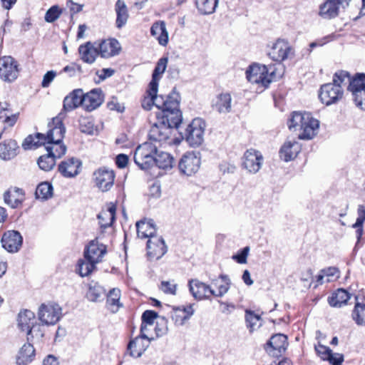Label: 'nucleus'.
<instances>
[{"instance_id": "35", "label": "nucleus", "mask_w": 365, "mask_h": 365, "mask_svg": "<svg viewBox=\"0 0 365 365\" xmlns=\"http://www.w3.org/2000/svg\"><path fill=\"white\" fill-rule=\"evenodd\" d=\"M35 358V349L31 343L23 345L16 357L17 365H28Z\"/></svg>"}, {"instance_id": "49", "label": "nucleus", "mask_w": 365, "mask_h": 365, "mask_svg": "<svg viewBox=\"0 0 365 365\" xmlns=\"http://www.w3.org/2000/svg\"><path fill=\"white\" fill-rule=\"evenodd\" d=\"M37 163L40 169L44 171L51 170L56 165V159L51 154L43 155L38 159Z\"/></svg>"}, {"instance_id": "38", "label": "nucleus", "mask_w": 365, "mask_h": 365, "mask_svg": "<svg viewBox=\"0 0 365 365\" xmlns=\"http://www.w3.org/2000/svg\"><path fill=\"white\" fill-rule=\"evenodd\" d=\"M115 11L116 13V27L121 29L126 24L129 17L128 9L123 0H117L115 4Z\"/></svg>"}, {"instance_id": "29", "label": "nucleus", "mask_w": 365, "mask_h": 365, "mask_svg": "<svg viewBox=\"0 0 365 365\" xmlns=\"http://www.w3.org/2000/svg\"><path fill=\"white\" fill-rule=\"evenodd\" d=\"M194 312L193 304L186 307H173L171 317L176 324L182 325L194 314Z\"/></svg>"}, {"instance_id": "18", "label": "nucleus", "mask_w": 365, "mask_h": 365, "mask_svg": "<svg viewBox=\"0 0 365 365\" xmlns=\"http://www.w3.org/2000/svg\"><path fill=\"white\" fill-rule=\"evenodd\" d=\"M292 50V48L287 41L278 39L272 46L268 55L273 61L281 63L288 58Z\"/></svg>"}, {"instance_id": "46", "label": "nucleus", "mask_w": 365, "mask_h": 365, "mask_svg": "<svg viewBox=\"0 0 365 365\" xmlns=\"http://www.w3.org/2000/svg\"><path fill=\"white\" fill-rule=\"evenodd\" d=\"M26 334L27 341L29 342H38L41 341V339L43 337L44 331L41 324L36 323L30 329H28Z\"/></svg>"}, {"instance_id": "27", "label": "nucleus", "mask_w": 365, "mask_h": 365, "mask_svg": "<svg viewBox=\"0 0 365 365\" xmlns=\"http://www.w3.org/2000/svg\"><path fill=\"white\" fill-rule=\"evenodd\" d=\"M83 92L82 89H75L63 100V110L61 112L66 113L71 111L78 108L79 106H83Z\"/></svg>"}, {"instance_id": "2", "label": "nucleus", "mask_w": 365, "mask_h": 365, "mask_svg": "<svg viewBox=\"0 0 365 365\" xmlns=\"http://www.w3.org/2000/svg\"><path fill=\"white\" fill-rule=\"evenodd\" d=\"M289 130H297L298 128L302 133L299 138L302 140L312 139L317 133L319 122L314 118L309 113H300L294 111L287 122Z\"/></svg>"}, {"instance_id": "14", "label": "nucleus", "mask_w": 365, "mask_h": 365, "mask_svg": "<svg viewBox=\"0 0 365 365\" xmlns=\"http://www.w3.org/2000/svg\"><path fill=\"white\" fill-rule=\"evenodd\" d=\"M342 96V88L331 83L322 86L319 95L321 101L327 106L336 103Z\"/></svg>"}, {"instance_id": "56", "label": "nucleus", "mask_w": 365, "mask_h": 365, "mask_svg": "<svg viewBox=\"0 0 365 365\" xmlns=\"http://www.w3.org/2000/svg\"><path fill=\"white\" fill-rule=\"evenodd\" d=\"M120 293V292L118 289L110 290L108 295L107 303L110 306L119 307Z\"/></svg>"}, {"instance_id": "19", "label": "nucleus", "mask_w": 365, "mask_h": 365, "mask_svg": "<svg viewBox=\"0 0 365 365\" xmlns=\"http://www.w3.org/2000/svg\"><path fill=\"white\" fill-rule=\"evenodd\" d=\"M2 247L9 252H16L21 248L23 243V237L21 233L16 230H8L1 237Z\"/></svg>"}, {"instance_id": "31", "label": "nucleus", "mask_w": 365, "mask_h": 365, "mask_svg": "<svg viewBox=\"0 0 365 365\" xmlns=\"http://www.w3.org/2000/svg\"><path fill=\"white\" fill-rule=\"evenodd\" d=\"M4 200L11 207L16 208L24 201V192L21 188L11 187L4 193Z\"/></svg>"}, {"instance_id": "64", "label": "nucleus", "mask_w": 365, "mask_h": 365, "mask_svg": "<svg viewBox=\"0 0 365 365\" xmlns=\"http://www.w3.org/2000/svg\"><path fill=\"white\" fill-rule=\"evenodd\" d=\"M128 163V157L125 154H119L115 158V164L119 168H124Z\"/></svg>"}, {"instance_id": "63", "label": "nucleus", "mask_w": 365, "mask_h": 365, "mask_svg": "<svg viewBox=\"0 0 365 365\" xmlns=\"http://www.w3.org/2000/svg\"><path fill=\"white\" fill-rule=\"evenodd\" d=\"M315 350H316L317 353L318 354V355L321 356L322 358L324 360L327 358L328 355L329 354V353L331 351L329 347L322 345V344H319L318 346H316Z\"/></svg>"}, {"instance_id": "10", "label": "nucleus", "mask_w": 365, "mask_h": 365, "mask_svg": "<svg viewBox=\"0 0 365 365\" xmlns=\"http://www.w3.org/2000/svg\"><path fill=\"white\" fill-rule=\"evenodd\" d=\"M115 173L113 170L106 168H100L93 174V180L95 186L102 192H107L113 186Z\"/></svg>"}, {"instance_id": "60", "label": "nucleus", "mask_w": 365, "mask_h": 365, "mask_svg": "<svg viewBox=\"0 0 365 365\" xmlns=\"http://www.w3.org/2000/svg\"><path fill=\"white\" fill-rule=\"evenodd\" d=\"M158 317V314L153 310H146L142 314V322L151 326L153 325L154 319Z\"/></svg>"}, {"instance_id": "20", "label": "nucleus", "mask_w": 365, "mask_h": 365, "mask_svg": "<svg viewBox=\"0 0 365 365\" xmlns=\"http://www.w3.org/2000/svg\"><path fill=\"white\" fill-rule=\"evenodd\" d=\"M147 250L150 260L160 259L168 250L163 238L157 235L148 240Z\"/></svg>"}, {"instance_id": "26", "label": "nucleus", "mask_w": 365, "mask_h": 365, "mask_svg": "<svg viewBox=\"0 0 365 365\" xmlns=\"http://www.w3.org/2000/svg\"><path fill=\"white\" fill-rule=\"evenodd\" d=\"M300 150L301 145L296 140H287L279 150V158L285 162H289L294 160Z\"/></svg>"}, {"instance_id": "28", "label": "nucleus", "mask_w": 365, "mask_h": 365, "mask_svg": "<svg viewBox=\"0 0 365 365\" xmlns=\"http://www.w3.org/2000/svg\"><path fill=\"white\" fill-rule=\"evenodd\" d=\"M78 53L81 59L86 63L91 64L95 62L96 57L99 55L96 46V42H87L78 47Z\"/></svg>"}, {"instance_id": "21", "label": "nucleus", "mask_w": 365, "mask_h": 365, "mask_svg": "<svg viewBox=\"0 0 365 365\" xmlns=\"http://www.w3.org/2000/svg\"><path fill=\"white\" fill-rule=\"evenodd\" d=\"M106 252V247L104 245L98 243V241L92 240L86 247L83 252V257L85 259L96 264L101 262Z\"/></svg>"}, {"instance_id": "41", "label": "nucleus", "mask_w": 365, "mask_h": 365, "mask_svg": "<svg viewBox=\"0 0 365 365\" xmlns=\"http://www.w3.org/2000/svg\"><path fill=\"white\" fill-rule=\"evenodd\" d=\"M195 6L201 15H210L215 11L218 0H195Z\"/></svg>"}, {"instance_id": "12", "label": "nucleus", "mask_w": 365, "mask_h": 365, "mask_svg": "<svg viewBox=\"0 0 365 365\" xmlns=\"http://www.w3.org/2000/svg\"><path fill=\"white\" fill-rule=\"evenodd\" d=\"M351 0H326L319 6V15L324 19L336 18L341 9L349 6Z\"/></svg>"}, {"instance_id": "61", "label": "nucleus", "mask_w": 365, "mask_h": 365, "mask_svg": "<svg viewBox=\"0 0 365 365\" xmlns=\"http://www.w3.org/2000/svg\"><path fill=\"white\" fill-rule=\"evenodd\" d=\"M358 217L356 222L353 225V227H359L364 225L365 222V206L364 205H359L357 209Z\"/></svg>"}, {"instance_id": "32", "label": "nucleus", "mask_w": 365, "mask_h": 365, "mask_svg": "<svg viewBox=\"0 0 365 365\" xmlns=\"http://www.w3.org/2000/svg\"><path fill=\"white\" fill-rule=\"evenodd\" d=\"M168 61V59L167 57H163L160 58L157 62V64L153 72L152 80L149 83L150 92L153 93H155V92L158 89V82L161 78L162 74L166 69Z\"/></svg>"}, {"instance_id": "36", "label": "nucleus", "mask_w": 365, "mask_h": 365, "mask_svg": "<svg viewBox=\"0 0 365 365\" xmlns=\"http://www.w3.org/2000/svg\"><path fill=\"white\" fill-rule=\"evenodd\" d=\"M150 34L156 37L159 44L166 46L168 42V33L166 30L165 24L163 21L155 22L150 28Z\"/></svg>"}, {"instance_id": "53", "label": "nucleus", "mask_w": 365, "mask_h": 365, "mask_svg": "<svg viewBox=\"0 0 365 365\" xmlns=\"http://www.w3.org/2000/svg\"><path fill=\"white\" fill-rule=\"evenodd\" d=\"M259 319L260 317L257 314H255L254 312L250 310L245 311V321L247 323V327L250 329V332L253 331L255 326L257 324Z\"/></svg>"}, {"instance_id": "1", "label": "nucleus", "mask_w": 365, "mask_h": 365, "mask_svg": "<svg viewBox=\"0 0 365 365\" xmlns=\"http://www.w3.org/2000/svg\"><path fill=\"white\" fill-rule=\"evenodd\" d=\"M157 122L151 126L148 138L149 140L153 142H163L169 139L173 129L178 128L182 120V113L179 107L173 110L166 109L165 113L160 117L157 116Z\"/></svg>"}, {"instance_id": "37", "label": "nucleus", "mask_w": 365, "mask_h": 365, "mask_svg": "<svg viewBox=\"0 0 365 365\" xmlns=\"http://www.w3.org/2000/svg\"><path fill=\"white\" fill-rule=\"evenodd\" d=\"M137 234L140 238H153L155 237V227L153 220H140L136 222Z\"/></svg>"}, {"instance_id": "51", "label": "nucleus", "mask_w": 365, "mask_h": 365, "mask_svg": "<svg viewBox=\"0 0 365 365\" xmlns=\"http://www.w3.org/2000/svg\"><path fill=\"white\" fill-rule=\"evenodd\" d=\"M219 278L222 279L224 284L220 285L217 288V291H215V294H212V296L216 297H222L224 296L230 289L231 284V280L228 275L222 274L219 275Z\"/></svg>"}, {"instance_id": "58", "label": "nucleus", "mask_w": 365, "mask_h": 365, "mask_svg": "<svg viewBox=\"0 0 365 365\" xmlns=\"http://www.w3.org/2000/svg\"><path fill=\"white\" fill-rule=\"evenodd\" d=\"M250 247H245L242 249L237 254L232 256V259L240 264H245L247 262V257L249 254Z\"/></svg>"}, {"instance_id": "57", "label": "nucleus", "mask_w": 365, "mask_h": 365, "mask_svg": "<svg viewBox=\"0 0 365 365\" xmlns=\"http://www.w3.org/2000/svg\"><path fill=\"white\" fill-rule=\"evenodd\" d=\"M62 72L67 73L69 77H73L77 74H81L82 73V68L78 64L71 63L65 66L63 68Z\"/></svg>"}, {"instance_id": "50", "label": "nucleus", "mask_w": 365, "mask_h": 365, "mask_svg": "<svg viewBox=\"0 0 365 365\" xmlns=\"http://www.w3.org/2000/svg\"><path fill=\"white\" fill-rule=\"evenodd\" d=\"M352 318L358 325H365V304L360 303L355 304Z\"/></svg>"}, {"instance_id": "45", "label": "nucleus", "mask_w": 365, "mask_h": 365, "mask_svg": "<svg viewBox=\"0 0 365 365\" xmlns=\"http://www.w3.org/2000/svg\"><path fill=\"white\" fill-rule=\"evenodd\" d=\"M35 194L37 199L47 200L52 196L53 186L48 182H41L37 186Z\"/></svg>"}, {"instance_id": "54", "label": "nucleus", "mask_w": 365, "mask_h": 365, "mask_svg": "<svg viewBox=\"0 0 365 365\" xmlns=\"http://www.w3.org/2000/svg\"><path fill=\"white\" fill-rule=\"evenodd\" d=\"M61 14V10L56 5L51 6L45 14V21L48 23H52L58 19Z\"/></svg>"}, {"instance_id": "62", "label": "nucleus", "mask_w": 365, "mask_h": 365, "mask_svg": "<svg viewBox=\"0 0 365 365\" xmlns=\"http://www.w3.org/2000/svg\"><path fill=\"white\" fill-rule=\"evenodd\" d=\"M56 76V72L54 71H49L46 72L43 77L41 86L43 88H48Z\"/></svg>"}, {"instance_id": "11", "label": "nucleus", "mask_w": 365, "mask_h": 365, "mask_svg": "<svg viewBox=\"0 0 365 365\" xmlns=\"http://www.w3.org/2000/svg\"><path fill=\"white\" fill-rule=\"evenodd\" d=\"M364 73H357L348 86L353 95L354 101L359 108L365 110V81Z\"/></svg>"}, {"instance_id": "47", "label": "nucleus", "mask_w": 365, "mask_h": 365, "mask_svg": "<svg viewBox=\"0 0 365 365\" xmlns=\"http://www.w3.org/2000/svg\"><path fill=\"white\" fill-rule=\"evenodd\" d=\"M96 265L95 263L88 261L85 258L80 259L78 261L76 271L81 277H86L93 271Z\"/></svg>"}, {"instance_id": "3", "label": "nucleus", "mask_w": 365, "mask_h": 365, "mask_svg": "<svg viewBox=\"0 0 365 365\" xmlns=\"http://www.w3.org/2000/svg\"><path fill=\"white\" fill-rule=\"evenodd\" d=\"M158 91L153 93L150 90V84L146 91L147 96H145L142 101V107L146 110H150L153 106L160 109L162 113H165L166 109L168 110H173L177 107H180V97L178 93L174 88L173 91L169 93L165 98L163 95H157Z\"/></svg>"}, {"instance_id": "16", "label": "nucleus", "mask_w": 365, "mask_h": 365, "mask_svg": "<svg viewBox=\"0 0 365 365\" xmlns=\"http://www.w3.org/2000/svg\"><path fill=\"white\" fill-rule=\"evenodd\" d=\"M287 346V336L283 334H276L267 341L264 349L269 354L278 357L285 352Z\"/></svg>"}, {"instance_id": "17", "label": "nucleus", "mask_w": 365, "mask_h": 365, "mask_svg": "<svg viewBox=\"0 0 365 365\" xmlns=\"http://www.w3.org/2000/svg\"><path fill=\"white\" fill-rule=\"evenodd\" d=\"M187 285L190 294L197 300L209 299L215 294V290L210 285L197 279H190Z\"/></svg>"}, {"instance_id": "30", "label": "nucleus", "mask_w": 365, "mask_h": 365, "mask_svg": "<svg viewBox=\"0 0 365 365\" xmlns=\"http://www.w3.org/2000/svg\"><path fill=\"white\" fill-rule=\"evenodd\" d=\"M212 108L219 113H228L232 108V97L229 93H222L212 101Z\"/></svg>"}, {"instance_id": "15", "label": "nucleus", "mask_w": 365, "mask_h": 365, "mask_svg": "<svg viewBox=\"0 0 365 365\" xmlns=\"http://www.w3.org/2000/svg\"><path fill=\"white\" fill-rule=\"evenodd\" d=\"M19 75L17 62L11 56L0 58V78L5 81L11 82Z\"/></svg>"}, {"instance_id": "52", "label": "nucleus", "mask_w": 365, "mask_h": 365, "mask_svg": "<svg viewBox=\"0 0 365 365\" xmlns=\"http://www.w3.org/2000/svg\"><path fill=\"white\" fill-rule=\"evenodd\" d=\"M349 73L345 71H339L336 72L333 77V83L332 84L337 85L341 88L342 84H346L349 83V86L350 85L351 81H352Z\"/></svg>"}, {"instance_id": "44", "label": "nucleus", "mask_w": 365, "mask_h": 365, "mask_svg": "<svg viewBox=\"0 0 365 365\" xmlns=\"http://www.w3.org/2000/svg\"><path fill=\"white\" fill-rule=\"evenodd\" d=\"M45 144V135L41 133H37L35 135H29L24 140L22 147L25 150L32 148L33 146L38 147L44 145Z\"/></svg>"}, {"instance_id": "24", "label": "nucleus", "mask_w": 365, "mask_h": 365, "mask_svg": "<svg viewBox=\"0 0 365 365\" xmlns=\"http://www.w3.org/2000/svg\"><path fill=\"white\" fill-rule=\"evenodd\" d=\"M151 341V340L138 336L130 340L127 346V353L133 358H139L148 349Z\"/></svg>"}, {"instance_id": "48", "label": "nucleus", "mask_w": 365, "mask_h": 365, "mask_svg": "<svg viewBox=\"0 0 365 365\" xmlns=\"http://www.w3.org/2000/svg\"><path fill=\"white\" fill-rule=\"evenodd\" d=\"M104 292V289L101 285L96 282H92L89 284L86 297L89 301L97 302Z\"/></svg>"}, {"instance_id": "39", "label": "nucleus", "mask_w": 365, "mask_h": 365, "mask_svg": "<svg viewBox=\"0 0 365 365\" xmlns=\"http://www.w3.org/2000/svg\"><path fill=\"white\" fill-rule=\"evenodd\" d=\"M18 327L22 331L28 332L33 325L36 324L35 314L33 312L25 309L18 315Z\"/></svg>"}, {"instance_id": "5", "label": "nucleus", "mask_w": 365, "mask_h": 365, "mask_svg": "<svg viewBox=\"0 0 365 365\" xmlns=\"http://www.w3.org/2000/svg\"><path fill=\"white\" fill-rule=\"evenodd\" d=\"M157 150V146L150 140L139 145L134 153L135 163L141 170H148L154 165V158Z\"/></svg>"}, {"instance_id": "13", "label": "nucleus", "mask_w": 365, "mask_h": 365, "mask_svg": "<svg viewBox=\"0 0 365 365\" xmlns=\"http://www.w3.org/2000/svg\"><path fill=\"white\" fill-rule=\"evenodd\" d=\"M263 156L260 151L253 148L247 150L242 157V168L249 173L255 174L261 168Z\"/></svg>"}, {"instance_id": "42", "label": "nucleus", "mask_w": 365, "mask_h": 365, "mask_svg": "<svg viewBox=\"0 0 365 365\" xmlns=\"http://www.w3.org/2000/svg\"><path fill=\"white\" fill-rule=\"evenodd\" d=\"M45 148L48 154L54 159L61 158L66 153L67 148L63 142H46Z\"/></svg>"}, {"instance_id": "25", "label": "nucleus", "mask_w": 365, "mask_h": 365, "mask_svg": "<svg viewBox=\"0 0 365 365\" xmlns=\"http://www.w3.org/2000/svg\"><path fill=\"white\" fill-rule=\"evenodd\" d=\"M99 55L104 58H108L119 53L120 46L119 42L115 38L103 40L101 43H96Z\"/></svg>"}, {"instance_id": "6", "label": "nucleus", "mask_w": 365, "mask_h": 365, "mask_svg": "<svg viewBox=\"0 0 365 365\" xmlns=\"http://www.w3.org/2000/svg\"><path fill=\"white\" fill-rule=\"evenodd\" d=\"M205 128V123L200 118L193 119L188 125L185 130V136L186 141L190 146L197 147L202 143Z\"/></svg>"}, {"instance_id": "59", "label": "nucleus", "mask_w": 365, "mask_h": 365, "mask_svg": "<svg viewBox=\"0 0 365 365\" xmlns=\"http://www.w3.org/2000/svg\"><path fill=\"white\" fill-rule=\"evenodd\" d=\"M331 365H341L344 361V355L339 353H333L332 351L329 353L326 359Z\"/></svg>"}, {"instance_id": "22", "label": "nucleus", "mask_w": 365, "mask_h": 365, "mask_svg": "<svg viewBox=\"0 0 365 365\" xmlns=\"http://www.w3.org/2000/svg\"><path fill=\"white\" fill-rule=\"evenodd\" d=\"M81 165L82 163L79 159L72 157L61 161L58 170L63 177L71 178L79 174Z\"/></svg>"}, {"instance_id": "40", "label": "nucleus", "mask_w": 365, "mask_h": 365, "mask_svg": "<svg viewBox=\"0 0 365 365\" xmlns=\"http://www.w3.org/2000/svg\"><path fill=\"white\" fill-rule=\"evenodd\" d=\"M349 299L350 294L346 290L338 289L328 298V302L331 307H341L346 304Z\"/></svg>"}, {"instance_id": "55", "label": "nucleus", "mask_w": 365, "mask_h": 365, "mask_svg": "<svg viewBox=\"0 0 365 365\" xmlns=\"http://www.w3.org/2000/svg\"><path fill=\"white\" fill-rule=\"evenodd\" d=\"M160 288L165 294L175 295L178 284L174 281H162Z\"/></svg>"}, {"instance_id": "34", "label": "nucleus", "mask_w": 365, "mask_h": 365, "mask_svg": "<svg viewBox=\"0 0 365 365\" xmlns=\"http://www.w3.org/2000/svg\"><path fill=\"white\" fill-rule=\"evenodd\" d=\"M115 211L116 206L110 203L106 210H103L98 214V218L102 231L112 226L115 219Z\"/></svg>"}, {"instance_id": "9", "label": "nucleus", "mask_w": 365, "mask_h": 365, "mask_svg": "<svg viewBox=\"0 0 365 365\" xmlns=\"http://www.w3.org/2000/svg\"><path fill=\"white\" fill-rule=\"evenodd\" d=\"M200 157L198 153L187 152L178 163V169L181 174L191 176L196 173L200 166Z\"/></svg>"}, {"instance_id": "23", "label": "nucleus", "mask_w": 365, "mask_h": 365, "mask_svg": "<svg viewBox=\"0 0 365 365\" xmlns=\"http://www.w3.org/2000/svg\"><path fill=\"white\" fill-rule=\"evenodd\" d=\"M104 101V95L101 88H94L83 94V107L87 111H92L98 108Z\"/></svg>"}, {"instance_id": "33", "label": "nucleus", "mask_w": 365, "mask_h": 365, "mask_svg": "<svg viewBox=\"0 0 365 365\" xmlns=\"http://www.w3.org/2000/svg\"><path fill=\"white\" fill-rule=\"evenodd\" d=\"M19 146L16 140L7 139L0 143V158L5 160L14 158L17 155Z\"/></svg>"}, {"instance_id": "8", "label": "nucleus", "mask_w": 365, "mask_h": 365, "mask_svg": "<svg viewBox=\"0 0 365 365\" xmlns=\"http://www.w3.org/2000/svg\"><path fill=\"white\" fill-rule=\"evenodd\" d=\"M66 117L63 112H60L58 115L52 119L48 123V130L45 135V143L46 142H63L66 133V128L63 120Z\"/></svg>"}, {"instance_id": "4", "label": "nucleus", "mask_w": 365, "mask_h": 365, "mask_svg": "<svg viewBox=\"0 0 365 365\" xmlns=\"http://www.w3.org/2000/svg\"><path fill=\"white\" fill-rule=\"evenodd\" d=\"M275 71L276 69L272 65L267 66L253 63L247 69L246 77L252 83H261L264 87H267L275 78Z\"/></svg>"}, {"instance_id": "43", "label": "nucleus", "mask_w": 365, "mask_h": 365, "mask_svg": "<svg viewBox=\"0 0 365 365\" xmlns=\"http://www.w3.org/2000/svg\"><path fill=\"white\" fill-rule=\"evenodd\" d=\"M154 164L160 169L167 170L173 168L174 159L168 153H157L154 158Z\"/></svg>"}, {"instance_id": "7", "label": "nucleus", "mask_w": 365, "mask_h": 365, "mask_svg": "<svg viewBox=\"0 0 365 365\" xmlns=\"http://www.w3.org/2000/svg\"><path fill=\"white\" fill-rule=\"evenodd\" d=\"M38 317L43 324L54 325L62 317V309L56 303L42 304L38 309Z\"/></svg>"}]
</instances>
